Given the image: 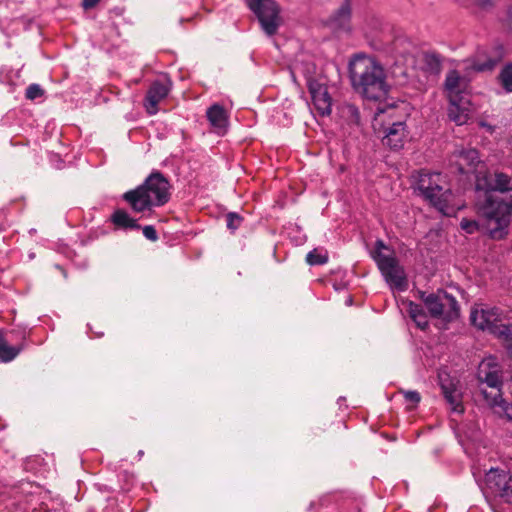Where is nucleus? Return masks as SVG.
<instances>
[{
    "mask_svg": "<svg viewBox=\"0 0 512 512\" xmlns=\"http://www.w3.org/2000/svg\"><path fill=\"white\" fill-rule=\"evenodd\" d=\"M503 347L506 350L508 357L512 360V322L510 323V330L507 335L501 341Z\"/></svg>",
    "mask_w": 512,
    "mask_h": 512,
    "instance_id": "2f4dec72",
    "label": "nucleus"
},
{
    "mask_svg": "<svg viewBox=\"0 0 512 512\" xmlns=\"http://www.w3.org/2000/svg\"><path fill=\"white\" fill-rule=\"evenodd\" d=\"M496 63V60L487 58L484 52H478L474 57L465 60L463 65L467 74H470L471 72L490 71Z\"/></svg>",
    "mask_w": 512,
    "mask_h": 512,
    "instance_id": "a211bd4d",
    "label": "nucleus"
},
{
    "mask_svg": "<svg viewBox=\"0 0 512 512\" xmlns=\"http://www.w3.org/2000/svg\"><path fill=\"white\" fill-rule=\"evenodd\" d=\"M292 73H301L305 77H310L315 72V65L308 56L301 54L293 61L291 65Z\"/></svg>",
    "mask_w": 512,
    "mask_h": 512,
    "instance_id": "4be33fe9",
    "label": "nucleus"
},
{
    "mask_svg": "<svg viewBox=\"0 0 512 512\" xmlns=\"http://www.w3.org/2000/svg\"><path fill=\"white\" fill-rule=\"evenodd\" d=\"M206 116L211 126L220 134L226 132L228 126V113L224 107L218 103L211 105L207 111Z\"/></svg>",
    "mask_w": 512,
    "mask_h": 512,
    "instance_id": "dca6fc26",
    "label": "nucleus"
},
{
    "mask_svg": "<svg viewBox=\"0 0 512 512\" xmlns=\"http://www.w3.org/2000/svg\"><path fill=\"white\" fill-rule=\"evenodd\" d=\"M442 392L451 410L456 413H463L464 407L461 402V394L453 383H441Z\"/></svg>",
    "mask_w": 512,
    "mask_h": 512,
    "instance_id": "aec40b11",
    "label": "nucleus"
},
{
    "mask_svg": "<svg viewBox=\"0 0 512 512\" xmlns=\"http://www.w3.org/2000/svg\"><path fill=\"white\" fill-rule=\"evenodd\" d=\"M419 297L429 311L431 317L447 324L459 316V305L457 300L446 293L438 290L436 293L419 292Z\"/></svg>",
    "mask_w": 512,
    "mask_h": 512,
    "instance_id": "6e6552de",
    "label": "nucleus"
},
{
    "mask_svg": "<svg viewBox=\"0 0 512 512\" xmlns=\"http://www.w3.org/2000/svg\"><path fill=\"white\" fill-rule=\"evenodd\" d=\"M423 63L425 69L432 74H437L441 70V59L439 55L435 53L424 54Z\"/></svg>",
    "mask_w": 512,
    "mask_h": 512,
    "instance_id": "bb28decb",
    "label": "nucleus"
},
{
    "mask_svg": "<svg viewBox=\"0 0 512 512\" xmlns=\"http://www.w3.org/2000/svg\"><path fill=\"white\" fill-rule=\"evenodd\" d=\"M250 10L256 15L261 28L268 35L277 33L282 25L280 8L274 0H247Z\"/></svg>",
    "mask_w": 512,
    "mask_h": 512,
    "instance_id": "1a4fd4ad",
    "label": "nucleus"
},
{
    "mask_svg": "<svg viewBox=\"0 0 512 512\" xmlns=\"http://www.w3.org/2000/svg\"><path fill=\"white\" fill-rule=\"evenodd\" d=\"M400 393L403 394L406 402L412 403L411 408L415 407L421 400V396L417 391L400 390Z\"/></svg>",
    "mask_w": 512,
    "mask_h": 512,
    "instance_id": "c756f323",
    "label": "nucleus"
},
{
    "mask_svg": "<svg viewBox=\"0 0 512 512\" xmlns=\"http://www.w3.org/2000/svg\"><path fill=\"white\" fill-rule=\"evenodd\" d=\"M451 165L455 166L460 173L475 171L480 163L478 151L473 148L457 149L451 157Z\"/></svg>",
    "mask_w": 512,
    "mask_h": 512,
    "instance_id": "ddd939ff",
    "label": "nucleus"
},
{
    "mask_svg": "<svg viewBox=\"0 0 512 512\" xmlns=\"http://www.w3.org/2000/svg\"><path fill=\"white\" fill-rule=\"evenodd\" d=\"M496 496L502 498L507 503H512V486L510 485V482H507Z\"/></svg>",
    "mask_w": 512,
    "mask_h": 512,
    "instance_id": "72a5a7b5",
    "label": "nucleus"
},
{
    "mask_svg": "<svg viewBox=\"0 0 512 512\" xmlns=\"http://www.w3.org/2000/svg\"><path fill=\"white\" fill-rule=\"evenodd\" d=\"M170 184L160 172L151 173L143 184L123 195V199L137 213L150 211L166 204L170 198Z\"/></svg>",
    "mask_w": 512,
    "mask_h": 512,
    "instance_id": "7ed1b4c3",
    "label": "nucleus"
},
{
    "mask_svg": "<svg viewBox=\"0 0 512 512\" xmlns=\"http://www.w3.org/2000/svg\"><path fill=\"white\" fill-rule=\"evenodd\" d=\"M407 312L420 329L425 330L428 327L427 315L419 304L407 302Z\"/></svg>",
    "mask_w": 512,
    "mask_h": 512,
    "instance_id": "5701e85b",
    "label": "nucleus"
},
{
    "mask_svg": "<svg viewBox=\"0 0 512 512\" xmlns=\"http://www.w3.org/2000/svg\"><path fill=\"white\" fill-rule=\"evenodd\" d=\"M498 79L503 89L508 93H512V62L502 68Z\"/></svg>",
    "mask_w": 512,
    "mask_h": 512,
    "instance_id": "cd10ccee",
    "label": "nucleus"
},
{
    "mask_svg": "<svg viewBox=\"0 0 512 512\" xmlns=\"http://www.w3.org/2000/svg\"><path fill=\"white\" fill-rule=\"evenodd\" d=\"M371 256L391 289L398 291L407 289L408 282L403 267L400 266L394 251L382 240L376 241Z\"/></svg>",
    "mask_w": 512,
    "mask_h": 512,
    "instance_id": "423d86ee",
    "label": "nucleus"
},
{
    "mask_svg": "<svg viewBox=\"0 0 512 512\" xmlns=\"http://www.w3.org/2000/svg\"><path fill=\"white\" fill-rule=\"evenodd\" d=\"M471 323L480 330L493 334L500 342L510 330V323L503 322V314L496 307L475 304L470 312Z\"/></svg>",
    "mask_w": 512,
    "mask_h": 512,
    "instance_id": "0eeeda50",
    "label": "nucleus"
},
{
    "mask_svg": "<svg viewBox=\"0 0 512 512\" xmlns=\"http://www.w3.org/2000/svg\"><path fill=\"white\" fill-rule=\"evenodd\" d=\"M351 7L348 0L333 13L329 20L328 25L334 31H351Z\"/></svg>",
    "mask_w": 512,
    "mask_h": 512,
    "instance_id": "4468645a",
    "label": "nucleus"
},
{
    "mask_svg": "<svg viewBox=\"0 0 512 512\" xmlns=\"http://www.w3.org/2000/svg\"><path fill=\"white\" fill-rule=\"evenodd\" d=\"M476 188L484 191L483 199L479 198L476 205L486 220L489 235L503 238L512 221V179L502 172H489L477 176Z\"/></svg>",
    "mask_w": 512,
    "mask_h": 512,
    "instance_id": "f257e3e1",
    "label": "nucleus"
},
{
    "mask_svg": "<svg viewBox=\"0 0 512 512\" xmlns=\"http://www.w3.org/2000/svg\"><path fill=\"white\" fill-rule=\"evenodd\" d=\"M473 112L470 99H459L450 101L448 110L449 118L457 125L465 124Z\"/></svg>",
    "mask_w": 512,
    "mask_h": 512,
    "instance_id": "2eb2a0df",
    "label": "nucleus"
},
{
    "mask_svg": "<svg viewBox=\"0 0 512 512\" xmlns=\"http://www.w3.org/2000/svg\"><path fill=\"white\" fill-rule=\"evenodd\" d=\"M407 117L406 105L401 103L387 109H381L376 115L375 122L381 126L384 145L398 150L404 146L407 137L405 120Z\"/></svg>",
    "mask_w": 512,
    "mask_h": 512,
    "instance_id": "39448f33",
    "label": "nucleus"
},
{
    "mask_svg": "<svg viewBox=\"0 0 512 512\" xmlns=\"http://www.w3.org/2000/svg\"><path fill=\"white\" fill-rule=\"evenodd\" d=\"M479 5L482 7H487L491 4L492 0H478Z\"/></svg>",
    "mask_w": 512,
    "mask_h": 512,
    "instance_id": "58836bf2",
    "label": "nucleus"
},
{
    "mask_svg": "<svg viewBox=\"0 0 512 512\" xmlns=\"http://www.w3.org/2000/svg\"><path fill=\"white\" fill-rule=\"evenodd\" d=\"M444 87L449 101L469 98L466 93L468 79L466 76H462L457 70H451L447 73Z\"/></svg>",
    "mask_w": 512,
    "mask_h": 512,
    "instance_id": "f8f14e48",
    "label": "nucleus"
},
{
    "mask_svg": "<svg viewBox=\"0 0 512 512\" xmlns=\"http://www.w3.org/2000/svg\"><path fill=\"white\" fill-rule=\"evenodd\" d=\"M22 350V346H11L0 333V362H10Z\"/></svg>",
    "mask_w": 512,
    "mask_h": 512,
    "instance_id": "b1692460",
    "label": "nucleus"
},
{
    "mask_svg": "<svg viewBox=\"0 0 512 512\" xmlns=\"http://www.w3.org/2000/svg\"><path fill=\"white\" fill-rule=\"evenodd\" d=\"M510 481L511 477L508 473L496 468H491L485 475L486 489L494 496Z\"/></svg>",
    "mask_w": 512,
    "mask_h": 512,
    "instance_id": "f3484780",
    "label": "nucleus"
},
{
    "mask_svg": "<svg viewBox=\"0 0 512 512\" xmlns=\"http://www.w3.org/2000/svg\"><path fill=\"white\" fill-rule=\"evenodd\" d=\"M43 95V90L38 84H31L26 89V98L34 100Z\"/></svg>",
    "mask_w": 512,
    "mask_h": 512,
    "instance_id": "7c9ffc66",
    "label": "nucleus"
},
{
    "mask_svg": "<svg viewBox=\"0 0 512 512\" xmlns=\"http://www.w3.org/2000/svg\"><path fill=\"white\" fill-rule=\"evenodd\" d=\"M171 81L164 77L154 81L145 98V108L150 115L158 112V104L168 95Z\"/></svg>",
    "mask_w": 512,
    "mask_h": 512,
    "instance_id": "9b49d317",
    "label": "nucleus"
},
{
    "mask_svg": "<svg viewBox=\"0 0 512 512\" xmlns=\"http://www.w3.org/2000/svg\"><path fill=\"white\" fill-rule=\"evenodd\" d=\"M478 379L482 385L485 384L480 390L483 397L491 396L496 399L499 396L502 386V369L496 357L489 356L481 361L478 367Z\"/></svg>",
    "mask_w": 512,
    "mask_h": 512,
    "instance_id": "9d476101",
    "label": "nucleus"
},
{
    "mask_svg": "<svg viewBox=\"0 0 512 512\" xmlns=\"http://www.w3.org/2000/svg\"><path fill=\"white\" fill-rule=\"evenodd\" d=\"M416 190L443 215L452 216L455 214L456 208L451 204L453 195L440 173H419Z\"/></svg>",
    "mask_w": 512,
    "mask_h": 512,
    "instance_id": "20e7f679",
    "label": "nucleus"
},
{
    "mask_svg": "<svg viewBox=\"0 0 512 512\" xmlns=\"http://www.w3.org/2000/svg\"><path fill=\"white\" fill-rule=\"evenodd\" d=\"M99 0H83V4L86 8L93 7Z\"/></svg>",
    "mask_w": 512,
    "mask_h": 512,
    "instance_id": "4c0bfd02",
    "label": "nucleus"
},
{
    "mask_svg": "<svg viewBox=\"0 0 512 512\" xmlns=\"http://www.w3.org/2000/svg\"><path fill=\"white\" fill-rule=\"evenodd\" d=\"M241 222H242V218L238 214L229 213L227 215V227L230 230H232V231L236 230L240 226Z\"/></svg>",
    "mask_w": 512,
    "mask_h": 512,
    "instance_id": "473e14b6",
    "label": "nucleus"
},
{
    "mask_svg": "<svg viewBox=\"0 0 512 512\" xmlns=\"http://www.w3.org/2000/svg\"><path fill=\"white\" fill-rule=\"evenodd\" d=\"M483 398L496 414H498L501 417H506L507 419L512 420V404L506 402L502 398L501 390H499V396H497L496 399H493L491 396H485Z\"/></svg>",
    "mask_w": 512,
    "mask_h": 512,
    "instance_id": "412c9836",
    "label": "nucleus"
},
{
    "mask_svg": "<svg viewBox=\"0 0 512 512\" xmlns=\"http://www.w3.org/2000/svg\"><path fill=\"white\" fill-rule=\"evenodd\" d=\"M143 235L151 241H156L158 239L157 232L153 226H145L143 228Z\"/></svg>",
    "mask_w": 512,
    "mask_h": 512,
    "instance_id": "c9c22d12",
    "label": "nucleus"
},
{
    "mask_svg": "<svg viewBox=\"0 0 512 512\" xmlns=\"http://www.w3.org/2000/svg\"><path fill=\"white\" fill-rule=\"evenodd\" d=\"M460 226L467 233H474L478 230V223L474 220L462 219Z\"/></svg>",
    "mask_w": 512,
    "mask_h": 512,
    "instance_id": "f704fd0d",
    "label": "nucleus"
},
{
    "mask_svg": "<svg viewBox=\"0 0 512 512\" xmlns=\"http://www.w3.org/2000/svg\"><path fill=\"white\" fill-rule=\"evenodd\" d=\"M113 223L125 229H138L140 226L137 221L130 217V215L124 210H116L112 215Z\"/></svg>",
    "mask_w": 512,
    "mask_h": 512,
    "instance_id": "393cba45",
    "label": "nucleus"
},
{
    "mask_svg": "<svg viewBox=\"0 0 512 512\" xmlns=\"http://www.w3.org/2000/svg\"><path fill=\"white\" fill-rule=\"evenodd\" d=\"M310 92L312 95L313 103L316 107V109L322 114V115H328L331 113V97L326 89V87H323L319 85L317 88L311 86Z\"/></svg>",
    "mask_w": 512,
    "mask_h": 512,
    "instance_id": "6ab92c4d",
    "label": "nucleus"
},
{
    "mask_svg": "<svg viewBox=\"0 0 512 512\" xmlns=\"http://www.w3.org/2000/svg\"><path fill=\"white\" fill-rule=\"evenodd\" d=\"M306 261L310 265H322L328 261V255L326 252L314 249L307 254Z\"/></svg>",
    "mask_w": 512,
    "mask_h": 512,
    "instance_id": "c85d7f7f",
    "label": "nucleus"
},
{
    "mask_svg": "<svg viewBox=\"0 0 512 512\" xmlns=\"http://www.w3.org/2000/svg\"><path fill=\"white\" fill-rule=\"evenodd\" d=\"M507 24L509 29L512 31V5L509 7L507 12Z\"/></svg>",
    "mask_w": 512,
    "mask_h": 512,
    "instance_id": "e433bc0d",
    "label": "nucleus"
},
{
    "mask_svg": "<svg viewBox=\"0 0 512 512\" xmlns=\"http://www.w3.org/2000/svg\"><path fill=\"white\" fill-rule=\"evenodd\" d=\"M349 74L353 88L367 99L377 100L388 93L385 70L374 57L355 55L349 62Z\"/></svg>",
    "mask_w": 512,
    "mask_h": 512,
    "instance_id": "f03ea898",
    "label": "nucleus"
},
{
    "mask_svg": "<svg viewBox=\"0 0 512 512\" xmlns=\"http://www.w3.org/2000/svg\"><path fill=\"white\" fill-rule=\"evenodd\" d=\"M340 116L350 124H359L360 122L359 110L353 104H343L340 107Z\"/></svg>",
    "mask_w": 512,
    "mask_h": 512,
    "instance_id": "a878e982",
    "label": "nucleus"
}]
</instances>
